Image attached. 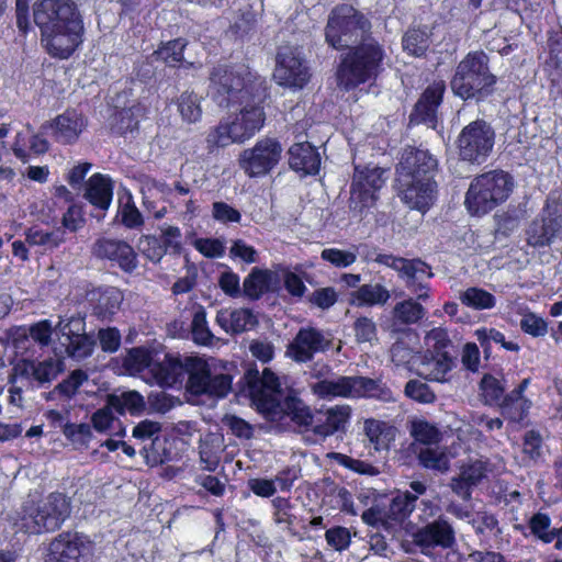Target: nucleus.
<instances>
[{
	"mask_svg": "<svg viewBox=\"0 0 562 562\" xmlns=\"http://www.w3.org/2000/svg\"><path fill=\"white\" fill-rule=\"evenodd\" d=\"M63 369L64 363L60 358H49L44 361L22 358L14 364L13 371L15 376L44 384L56 379Z\"/></svg>",
	"mask_w": 562,
	"mask_h": 562,
	"instance_id": "nucleus-23",
	"label": "nucleus"
},
{
	"mask_svg": "<svg viewBox=\"0 0 562 562\" xmlns=\"http://www.w3.org/2000/svg\"><path fill=\"white\" fill-rule=\"evenodd\" d=\"M409 487L411 492H398L386 506L392 522H398L408 517L416 508L418 496L424 495L427 490L426 485L419 481L411 482Z\"/></svg>",
	"mask_w": 562,
	"mask_h": 562,
	"instance_id": "nucleus-25",
	"label": "nucleus"
},
{
	"mask_svg": "<svg viewBox=\"0 0 562 562\" xmlns=\"http://www.w3.org/2000/svg\"><path fill=\"white\" fill-rule=\"evenodd\" d=\"M486 463L482 460H475L461 467L458 477L451 482V487L454 493L464 499L471 495L470 488L477 485L486 475Z\"/></svg>",
	"mask_w": 562,
	"mask_h": 562,
	"instance_id": "nucleus-30",
	"label": "nucleus"
},
{
	"mask_svg": "<svg viewBox=\"0 0 562 562\" xmlns=\"http://www.w3.org/2000/svg\"><path fill=\"white\" fill-rule=\"evenodd\" d=\"M63 432L77 447H87L93 437L91 427L88 424L67 423L64 425Z\"/></svg>",
	"mask_w": 562,
	"mask_h": 562,
	"instance_id": "nucleus-57",
	"label": "nucleus"
},
{
	"mask_svg": "<svg viewBox=\"0 0 562 562\" xmlns=\"http://www.w3.org/2000/svg\"><path fill=\"white\" fill-rule=\"evenodd\" d=\"M501 413L510 424H521L528 416L531 401L507 394L499 404Z\"/></svg>",
	"mask_w": 562,
	"mask_h": 562,
	"instance_id": "nucleus-41",
	"label": "nucleus"
},
{
	"mask_svg": "<svg viewBox=\"0 0 562 562\" xmlns=\"http://www.w3.org/2000/svg\"><path fill=\"white\" fill-rule=\"evenodd\" d=\"M216 323L226 334H240L257 325V317L251 310L245 307L222 308L217 312Z\"/></svg>",
	"mask_w": 562,
	"mask_h": 562,
	"instance_id": "nucleus-26",
	"label": "nucleus"
},
{
	"mask_svg": "<svg viewBox=\"0 0 562 562\" xmlns=\"http://www.w3.org/2000/svg\"><path fill=\"white\" fill-rule=\"evenodd\" d=\"M414 541L424 553L436 547L450 548L456 541L454 530L446 519L439 518L417 530Z\"/></svg>",
	"mask_w": 562,
	"mask_h": 562,
	"instance_id": "nucleus-24",
	"label": "nucleus"
},
{
	"mask_svg": "<svg viewBox=\"0 0 562 562\" xmlns=\"http://www.w3.org/2000/svg\"><path fill=\"white\" fill-rule=\"evenodd\" d=\"M437 166V159L428 150L406 147L396 168L397 181L434 178Z\"/></svg>",
	"mask_w": 562,
	"mask_h": 562,
	"instance_id": "nucleus-19",
	"label": "nucleus"
},
{
	"mask_svg": "<svg viewBox=\"0 0 562 562\" xmlns=\"http://www.w3.org/2000/svg\"><path fill=\"white\" fill-rule=\"evenodd\" d=\"M459 300L467 307L476 311L491 310L496 305V299L492 293L476 286L460 292Z\"/></svg>",
	"mask_w": 562,
	"mask_h": 562,
	"instance_id": "nucleus-43",
	"label": "nucleus"
},
{
	"mask_svg": "<svg viewBox=\"0 0 562 562\" xmlns=\"http://www.w3.org/2000/svg\"><path fill=\"white\" fill-rule=\"evenodd\" d=\"M289 164L292 169L305 175L317 173L321 167V157L308 143H297L289 149Z\"/></svg>",
	"mask_w": 562,
	"mask_h": 562,
	"instance_id": "nucleus-31",
	"label": "nucleus"
},
{
	"mask_svg": "<svg viewBox=\"0 0 562 562\" xmlns=\"http://www.w3.org/2000/svg\"><path fill=\"white\" fill-rule=\"evenodd\" d=\"M445 91L442 82H436L429 86L415 105L413 119L418 122H432L438 105L441 102Z\"/></svg>",
	"mask_w": 562,
	"mask_h": 562,
	"instance_id": "nucleus-35",
	"label": "nucleus"
},
{
	"mask_svg": "<svg viewBox=\"0 0 562 562\" xmlns=\"http://www.w3.org/2000/svg\"><path fill=\"white\" fill-rule=\"evenodd\" d=\"M249 396L257 409L269 418L286 414L299 425L313 424L308 407L297 397L284 396L279 378L265 368L260 373L249 369L245 374Z\"/></svg>",
	"mask_w": 562,
	"mask_h": 562,
	"instance_id": "nucleus-2",
	"label": "nucleus"
},
{
	"mask_svg": "<svg viewBox=\"0 0 562 562\" xmlns=\"http://www.w3.org/2000/svg\"><path fill=\"white\" fill-rule=\"evenodd\" d=\"M91 423L98 432L119 437L125 436V428L122 426L114 406L109 404L108 398L105 405L92 414Z\"/></svg>",
	"mask_w": 562,
	"mask_h": 562,
	"instance_id": "nucleus-39",
	"label": "nucleus"
},
{
	"mask_svg": "<svg viewBox=\"0 0 562 562\" xmlns=\"http://www.w3.org/2000/svg\"><path fill=\"white\" fill-rule=\"evenodd\" d=\"M273 77L278 85L289 88H303L306 85L310 72L296 48L279 49Z\"/></svg>",
	"mask_w": 562,
	"mask_h": 562,
	"instance_id": "nucleus-16",
	"label": "nucleus"
},
{
	"mask_svg": "<svg viewBox=\"0 0 562 562\" xmlns=\"http://www.w3.org/2000/svg\"><path fill=\"white\" fill-rule=\"evenodd\" d=\"M405 395L420 403H432L436 398L429 386L418 380H411L405 385Z\"/></svg>",
	"mask_w": 562,
	"mask_h": 562,
	"instance_id": "nucleus-60",
	"label": "nucleus"
},
{
	"mask_svg": "<svg viewBox=\"0 0 562 562\" xmlns=\"http://www.w3.org/2000/svg\"><path fill=\"white\" fill-rule=\"evenodd\" d=\"M26 330L32 342H36L42 347L49 345L52 340L53 327L48 319L33 324Z\"/></svg>",
	"mask_w": 562,
	"mask_h": 562,
	"instance_id": "nucleus-63",
	"label": "nucleus"
},
{
	"mask_svg": "<svg viewBox=\"0 0 562 562\" xmlns=\"http://www.w3.org/2000/svg\"><path fill=\"white\" fill-rule=\"evenodd\" d=\"M321 258L336 268H347L357 261L358 246L353 245L348 249L325 248Z\"/></svg>",
	"mask_w": 562,
	"mask_h": 562,
	"instance_id": "nucleus-51",
	"label": "nucleus"
},
{
	"mask_svg": "<svg viewBox=\"0 0 562 562\" xmlns=\"http://www.w3.org/2000/svg\"><path fill=\"white\" fill-rule=\"evenodd\" d=\"M212 98L220 106H228L234 99L249 94L245 79L239 74L229 71L226 66L214 67L210 76Z\"/></svg>",
	"mask_w": 562,
	"mask_h": 562,
	"instance_id": "nucleus-18",
	"label": "nucleus"
},
{
	"mask_svg": "<svg viewBox=\"0 0 562 562\" xmlns=\"http://www.w3.org/2000/svg\"><path fill=\"white\" fill-rule=\"evenodd\" d=\"M414 269H407L401 277L406 288L416 296V301L429 299V286L427 281L432 277L430 267L422 260L414 259Z\"/></svg>",
	"mask_w": 562,
	"mask_h": 562,
	"instance_id": "nucleus-33",
	"label": "nucleus"
},
{
	"mask_svg": "<svg viewBox=\"0 0 562 562\" xmlns=\"http://www.w3.org/2000/svg\"><path fill=\"white\" fill-rule=\"evenodd\" d=\"M184 368L189 372L187 387L192 394L224 397L232 389L231 375L216 373L205 360L189 358L183 364L178 358L170 355H165L161 360L155 359L149 373L150 378L147 381L170 387L183 375Z\"/></svg>",
	"mask_w": 562,
	"mask_h": 562,
	"instance_id": "nucleus-1",
	"label": "nucleus"
},
{
	"mask_svg": "<svg viewBox=\"0 0 562 562\" xmlns=\"http://www.w3.org/2000/svg\"><path fill=\"white\" fill-rule=\"evenodd\" d=\"M368 19L353 7H336L329 14L325 30L326 42L336 49L349 47L362 41L370 31Z\"/></svg>",
	"mask_w": 562,
	"mask_h": 562,
	"instance_id": "nucleus-8",
	"label": "nucleus"
},
{
	"mask_svg": "<svg viewBox=\"0 0 562 562\" xmlns=\"http://www.w3.org/2000/svg\"><path fill=\"white\" fill-rule=\"evenodd\" d=\"M109 404L114 406L117 415H123L125 412L131 414L140 413L145 408V401L143 395L136 391H126L121 394L108 395Z\"/></svg>",
	"mask_w": 562,
	"mask_h": 562,
	"instance_id": "nucleus-42",
	"label": "nucleus"
},
{
	"mask_svg": "<svg viewBox=\"0 0 562 562\" xmlns=\"http://www.w3.org/2000/svg\"><path fill=\"white\" fill-rule=\"evenodd\" d=\"M138 250L150 261L159 262L166 254L161 241L151 235H143L137 243Z\"/></svg>",
	"mask_w": 562,
	"mask_h": 562,
	"instance_id": "nucleus-58",
	"label": "nucleus"
},
{
	"mask_svg": "<svg viewBox=\"0 0 562 562\" xmlns=\"http://www.w3.org/2000/svg\"><path fill=\"white\" fill-rule=\"evenodd\" d=\"M513 190L512 178L504 171H490L474 178L464 204L470 214L481 216L505 202Z\"/></svg>",
	"mask_w": 562,
	"mask_h": 562,
	"instance_id": "nucleus-6",
	"label": "nucleus"
},
{
	"mask_svg": "<svg viewBox=\"0 0 562 562\" xmlns=\"http://www.w3.org/2000/svg\"><path fill=\"white\" fill-rule=\"evenodd\" d=\"M160 431L161 425L158 422L145 419L134 427L133 437L142 441L151 440L156 442Z\"/></svg>",
	"mask_w": 562,
	"mask_h": 562,
	"instance_id": "nucleus-64",
	"label": "nucleus"
},
{
	"mask_svg": "<svg viewBox=\"0 0 562 562\" xmlns=\"http://www.w3.org/2000/svg\"><path fill=\"white\" fill-rule=\"evenodd\" d=\"M122 302L123 293L116 288H108L100 294L95 311L101 317L109 318L120 310Z\"/></svg>",
	"mask_w": 562,
	"mask_h": 562,
	"instance_id": "nucleus-49",
	"label": "nucleus"
},
{
	"mask_svg": "<svg viewBox=\"0 0 562 562\" xmlns=\"http://www.w3.org/2000/svg\"><path fill=\"white\" fill-rule=\"evenodd\" d=\"M393 316L401 324H415L425 316V308L418 301L411 297L395 304Z\"/></svg>",
	"mask_w": 562,
	"mask_h": 562,
	"instance_id": "nucleus-46",
	"label": "nucleus"
},
{
	"mask_svg": "<svg viewBox=\"0 0 562 562\" xmlns=\"http://www.w3.org/2000/svg\"><path fill=\"white\" fill-rule=\"evenodd\" d=\"M83 24L78 19L41 32L42 44L55 58L67 59L82 42Z\"/></svg>",
	"mask_w": 562,
	"mask_h": 562,
	"instance_id": "nucleus-12",
	"label": "nucleus"
},
{
	"mask_svg": "<svg viewBox=\"0 0 562 562\" xmlns=\"http://www.w3.org/2000/svg\"><path fill=\"white\" fill-rule=\"evenodd\" d=\"M120 216L122 224L127 228H137L144 224L142 213L134 204L132 196L120 207Z\"/></svg>",
	"mask_w": 562,
	"mask_h": 562,
	"instance_id": "nucleus-61",
	"label": "nucleus"
},
{
	"mask_svg": "<svg viewBox=\"0 0 562 562\" xmlns=\"http://www.w3.org/2000/svg\"><path fill=\"white\" fill-rule=\"evenodd\" d=\"M66 233L64 228L54 231H44L37 226L30 227L25 231V241L31 247H40L43 252L53 251L65 243Z\"/></svg>",
	"mask_w": 562,
	"mask_h": 562,
	"instance_id": "nucleus-38",
	"label": "nucleus"
},
{
	"mask_svg": "<svg viewBox=\"0 0 562 562\" xmlns=\"http://www.w3.org/2000/svg\"><path fill=\"white\" fill-rule=\"evenodd\" d=\"M386 54L375 41L369 40L350 50L337 70L338 86L350 90L375 78L382 70Z\"/></svg>",
	"mask_w": 562,
	"mask_h": 562,
	"instance_id": "nucleus-3",
	"label": "nucleus"
},
{
	"mask_svg": "<svg viewBox=\"0 0 562 562\" xmlns=\"http://www.w3.org/2000/svg\"><path fill=\"white\" fill-rule=\"evenodd\" d=\"M178 111L184 122L196 123L202 116L201 98L193 92H183L178 100Z\"/></svg>",
	"mask_w": 562,
	"mask_h": 562,
	"instance_id": "nucleus-48",
	"label": "nucleus"
},
{
	"mask_svg": "<svg viewBox=\"0 0 562 562\" xmlns=\"http://www.w3.org/2000/svg\"><path fill=\"white\" fill-rule=\"evenodd\" d=\"M55 139L63 144L76 142L86 127L85 117L75 110L58 115L50 124Z\"/></svg>",
	"mask_w": 562,
	"mask_h": 562,
	"instance_id": "nucleus-27",
	"label": "nucleus"
},
{
	"mask_svg": "<svg viewBox=\"0 0 562 562\" xmlns=\"http://www.w3.org/2000/svg\"><path fill=\"white\" fill-rule=\"evenodd\" d=\"M482 396L486 404H501L499 401L505 392V385L491 374H485L481 381Z\"/></svg>",
	"mask_w": 562,
	"mask_h": 562,
	"instance_id": "nucleus-56",
	"label": "nucleus"
},
{
	"mask_svg": "<svg viewBox=\"0 0 562 562\" xmlns=\"http://www.w3.org/2000/svg\"><path fill=\"white\" fill-rule=\"evenodd\" d=\"M271 273L268 270L254 268L243 283L244 294L250 299L260 297L269 289Z\"/></svg>",
	"mask_w": 562,
	"mask_h": 562,
	"instance_id": "nucleus-45",
	"label": "nucleus"
},
{
	"mask_svg": "<svg viewBox=\"0 0 562 562\" xmlns=\"http://www.w3.org/2000/svg\"><path fill=\"white\" fill-rule=\"evenodd\" d=\"M400 196L411 209L426 212L434 203L437 194V184L434 178H412L409 181H398Z\"/></svg>",
	"mask_w": 562,
	"mask_h": 562,
	"instance_id": "nucleus-21",
	"label": "nucleus"
},
{
	"mask_svg": "<svg viewBox=\"0 0 562 562\" xmlns=\"http://www.w3.org/2000/svg\"><path fill=\"white\" fill-rule=\"evenodd\" d=\"M495 133L484 120L465 125L460 132L457 146L461 159L481 164L493 149Z\"/></svg>",
	"mask_w": 562,
	"mask_h": 562,
	"instance_id": "nucleus-11",
	"label": "nucleus"
},
{
	"mask_svg": "<svg viewBox=\"0 0 562 562\" xmlns=\"http://www.w3.org/2000/svg\"><path fill=\"white\" fill-rule=\"evenodd\" d=\"M390 297V291L384 285L368 283L351 293V303L357 306L384 305Z\"/></svg>",
	"mask_w": 562,
	"mask_h": 562,
	"instance_id": "nucleus-40",
	"label": "nucleus"
},
{
	"mask_svg": "<svg viewBox=\"0 0 562 562\" xmlns=\"http://www.w3.org/2000/svg\"><path fill=\"white\" fill-rule=\"evenodd\" d=\"M280 144L271 138H265L256 143L252 148L245 149L240 155V167L249 177L267 175L277 166L281 158Z\"/></svg>",
	"mask_w": 562,
	"mask_h": 562,
	"instance_id": "nucleus-14",
	"label": "nucleus"
},
{
	"mask_svg": "<svg viewBox=\"0 0 562 562\" xmlns=\"http://www.w3.org/2000/svg\"><path fill=\"white\" fill-rule=\"evenodd\" d=\"M113 196V186L109 177L93 175L87 182L85 198L95 207L108 210Z\"/></svg>",
	"mask_w": 562,
	"mask_h": 562,
	"instance_id": "nucleus-36",
	"label": "nucleus"
},
{
	"mask_svg": "<svg viewBox=\"0 0 562 562\" xmlns=\"http://www.w3.org/2000/svg\"><path fill=\"white\" fill-rule=\"evenodd\" d=\"M425 351L423 355H440L453 356L452 342L449 339L445 328L437 327L429 330L424 338Z\"/></svg>",
	"mask_w": 562,
	"mask_h": 562,
	"instance_id": "nucleus-44",
	"label": "nucleus"
},
{
	"mask_svg": "<svg viewBox=\"0 0 562 562\" xmlns=\"http://www.w3.org/2000/svg\"><path fill=\"white\" fill-rule=\"evenodd\" d=\"M187 43L182 38L169 41L160 46L154 55L157 59L166 63L168 66L176 67L183 60V49Z\"/></svg>",
	"mask_w": 562,
	"mask_h": 562,
	"instance_id": "nucleus-52",
	"label": "nucleus"
},
{
	"mask_svg": "<svg viewBox=\"0 0 562 562\" xmlns=\"http://www.w3.org/2000/svg\"><path fill=\"white\" fill-rule=\"evenodd\" d=\"M191 333L194 342L199 345L207 346L214 340V335L209 328L206 312L203 306H198L193 313Z\"/></svg>",
	"mask_w": 562,
	"mask_h": 562,
	"instance_id": "nucleus-50",
	"label": "nucleus"
},
{
	"mask_svg": "<svg viewBox=\"0 0 562 562\" xmlns=\"http://www.w3.org/2000/svg\"><path fill=\"white\" fill-rule=\"evenodd\" d=\"M265 113L258 104H246L238 113L220 122L207 134L210 147H226L234 143H244L252 137L263 125Z\"/></svg>",
	"mask_w": 562,
	"mask_h": 562,
	"instance_id": "nucleus-7",
	"label": "nucleus"
},
{
	"mask_svg": "<svg viewBox=\"0 0 562 562\" xmlns=\"http://www.w3.org/2000/svg\"><path fill=\"white\" fill-rule=\"evenodd\" d=\"M33 18L41 32L81 19L71 0H38L33 7Z\"/></svg>",
	"mask_w": 562,
	"mask_h": 562,
	"instance_id": "nucleus-17",
	"label": "nucleus"
},
{
	"mask_svg": "<svg viewBox=\"0 0 562 562\" xmlns=\"http://www.w3.org/2000/svg\"><path fill=\"white\" fill-rule=\"evenodd\" d=\"M91 549L90 541L77 532H63L48 547L46 562H80Z\"/></svg>",
	"mask_w": 562,
	"mask_h": 562,
	"instance_id": "nucleus-20",
	"label": "nucleus"
},
{
	"mask_svg": "<svg viewBox=\"0 0 562 562\" xmlns=\"http://www.w3.org/2000/svg\"><path fill=\"white\" fill-rule=\"evenodd\" d=\"M351 408L349 405H335L325 412H318L314 432L327 437L344 430L349 423Z\"/></svg>",
	"mask_w": 562,
	"mask_h": 562,
	"instance_id": "nucleus-28",
	"label": "nucleus"
},
{
	"mask_svg": "<svg viewBox=\"0 0 562 562\" xmlns=\"http://www.w3.org/2000/svg\"><path fill=\"white\" fill-rule=\"evenodd\" d=\"M419 461L427 469L445 472L449 469V456L440 448H425L419 452Z\"/></svg>",
	"mask_w": 562,
	"mask_h": 562,
	"instance_id": "nucleus-54",
	"label": "nucleus"
},
{
	"mask_svg": "<svg viewBox=\"0 0 562 562\" xmlns=\"http://www.w3.org/2000/svg\"><path fill=\"white\" fill-rule=\"evenodd\" d=\"M363 522L370 526H384L389 527L392 525L391 517L387 513V507L381 504H375L364 510L361 515Z\"/></svg>",
	"mask_w": 562,
	"mask_h": 562,
	"instance_id": "nucleus-62",
	"label": "nucleus"
},
{
	"mask_svg": "<svg viewBox=\"0 0 562 562\" xmlns=\"http://www.w3.org/2000/svg\"><path fill=\"white\" fill-rule=\"evenodd\" d=\"M531 532L544 543L553 542L551 521L546 514L538 513L532 516L529 522Z\"/></svg>",
	"mask_w": 562,
	"mask_h": 562,
	"instance_id": "nucleus-59",
	"label": "nucleus"
},
{
	"mask_svg": "<svg viewBox=\"0 0 562 562\" xmlns=\"http://www.w3.org/2000/svg\"><path fill=\"white\" fill-rule=\"evenodd\" d=\"M312 392L319 398L334 397H378L387 401L391 397L389 390L373 379L364 376H336L323 379L311 384Z\"/></svg>",
	"mask_w": 562,
	"mask_h": 562,
	"instance_id": "nucleus-9",
	"label": "nucleus"
},
{
	"mask_svg": "<svg viewBox=\"0 0 562 562\" xmlns=\"http://www.w3.org/2000/svg\"><path fill=\"white\" fill-rule=\"evenodd\" d=\"M409 432L415 440L430 445L439 440L438 429L424 419H414L411 422Z\"/></svg>",
	"mask_w": 562,
	"mask_h": 562,
	"instance_id": "nucleus-55",
	"label": "nucleus"
},
{
	"mask_svg": "<svg viewBox=\"0 0 562 562\" xmlns=\"http://www.w3.org/2000/svg\"><path fill=\"white\" fill-rule=\"evenodd\" d=\"M429 46L428 34L424 30L413 29L403 37V48L413 56H422Z\"/></svg>",
	"mask_w": 562,
	"mask_h": 562,
	"instance_id": "nucleus-53",
	"label": "nucleus"
},
{
	"mask_svg": "<svg viewBox=\"0 0 562 562\" xmlns=\"http://www.w3.org/2000/svg\"><path fill=\"white\" fill-rule=\"evenodd\" d=\"M70 515V502L63 493H50L37 503L26 502L15 525L26 533L38 535L58 529Z\"/></svg>",
	"mask_w": 562,
	"mask_h": 562,
	"instance_id": "nucleus-4",
	"label": "nucleus"
},
{
	"mask_svg": "<svg viewBox=\"0 0 562 562\" xmlns=\"http://www.w3.org/2000/svg\"><path fill=\"white\" fill-rule=\"evenodd\" d=\"M496 78L490 71L488 58L483 52L469 53L457 66L451 79L454 94L467 100L487 95Z\"/></svg>",
	"mask_w": 562,
	"mask_h": 562,
	"instance_id": "nucleus-5",
	"label": "nucleus"
},
{
	"mask_svg": "<svg viewBox=\"0 0 562 562\" xmlns=\"http://www.w3.org/2000/svg\"><path fill=\"white\" fill-rule=\"evenodd\" d=\"M223 450V439L220 435L209 432L201 437L199 456L202 469L209 472L215 471L220 464Z\"/></svg>",
	"mask_w": 562,
	"mask_h": 562,
	"instance_id": "nucleus-37",
	"label": "nucleus"
},
{
	"mask_svg": "<svg viewBox=\"0 0 562 562\" xmlns=\"http://www.w3.org/2000/svg\"><path fill=\"white\" fill-rule=\"evenodd\" d=\"M92 252L98 258L115 261L124 272L131 273L138 266L135 250L124 240L100 238L94 243Z\"/></svg>",
	"mask_w": 562,
	"mask_h": 562,
	"instance_id": "nucleus-22",
	"label": "nucleus"
},
{
	"mask_svg": "<svg viewBox=\"0 0 562 562\" xmlns=\"http://www.w3.org/2000/svg\"><path fill=\"white\" fill-rule=\"evenodd\" d=\"M56 329L59 334V344L69 357L83 359L92 353L94 341L86 334L83 317L60 318Z\"/></svg>",
	"mask_w": 562,
	"mask_h": 562,
	"instance_id": "nucleus-13",
	"label": "nucleus"
},
{
	"mask_svg": "<svg viewBox=\"0 0 562 562\" xmlns=\"http://www.w3.org/2000/svg\"><path fill=\"white\" fill-rule=\"evenodd\" d=\"M364 434L368 442L375 451H386L395 440L396 428L386 422L367 419L364 422Z\"/></svg>",
	"mask_w": 562,
	"mask_h": 562,
	"instance_id": "nucleus-34",
	"label": "nucleus"
},
{
	"mask_svg": "<svg viewBox=\"0 0 562 562\" xmlns=\"http://www.w3.org/2000/svg\"><path fill=\"white\" fill-rule=\"evenodd\" d=\"M330 334L313 326L301 327L289 344L286 356L295 362H307L318 352L327 351L331 346Z\"/></svg>",
	"mask_w": 562,
	"mask_h": 562,
	"instance_id": "nucleus-15",
	"label": "nucleus"
},
{
	"mask_svg": "<svg viewBox=\"0 0 562 562\" xmlns=\"http://www.w3.org/2000/svg\"><path fill=\"white\" fill-rule=\"evenodd\" d=\"M384 170L379 167L356 168L349 199L350 211L363 217L375 205L376 192L384 186Z\"/></svg>",
	"mask_w": 562,
	"mask_h": 562,
	"instance_id": "nucleus-10",
	"label": "nucleus"
},
{
	"mask_svg": "<svg viewBox=\"0 0 562 562\" xmlns=\"http://www.w3.org/2000/svg\"><path fill=\"white\" fill-rule=\"evenodd\" d=\"M561 228L560 216H553L551 213L535 220L527 231V241L533 247H543L549 245Z\"/></svg>",
	"mask_w": 562,
	"mask_h": 562,
	"instance_id": "nucleus-29",
	"label": "nucleus"
},
{
	"mask_svg": "<svg viewBox=\"0 0 562 562\" xmlns=\"http://www.w3.org/2000/svg\"><path fill=\"white\" fill-rule=\"evenodd\" d=\"M155 358L143 348L131 349L124 358L123 364L131 374H139L144 371L150 373Z\"/></svg>",
	"mask_w": 562,
	"mask_h": 562,
	"instance_id": "nucleus-47",
	"label": "nucleus"
},
{
	"mask_svg": "<svg viewBox=\"0 0 562 562\" xmlns=\"http://www.w3.org/2000/svg\"><path fill=\"white\" fill-rule=\"evenodd\" d=\"M454 356H446L445 352L440 355H423L418 373L428 380L443 382L454 367Z\"/></svg>",
	"mask_w": 562,
	"mask_h": 562,
	"instance_id": "nucleus-32",
	"label": "nucleus"
}]
</instances>
